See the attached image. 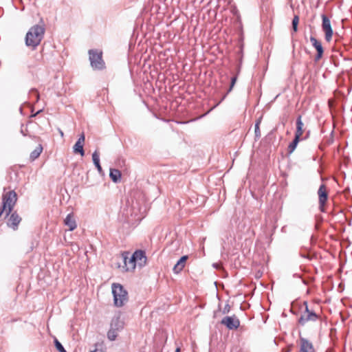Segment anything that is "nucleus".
I'll list each match as a JSON object with an SVG mask.
<instances>
[{"instance_id": "11", "label": "nucleus", "mask_w": 352, "mask_h": 352, "mask_svg": "<svg viewBox=\"0 0 352 352\" xmlns=\"http://www.w3.org/2000/svg\"><path fill=\"white\" fill-rule=\"evenodd\" d=\"M310 41L311 43V45L317 51V54L316 55L314 58V60L316 62H318L322 57L324 53V50L322 45V43L320 41H318L315 37L311 36L310 37Z\"/></svg>"}, {"instance_id": "5", "label": "nucleus", "mask_w": 352, "mask_h": 352, "mask_svg": "<svg viewBox=\"0 0 352 352\" xmlns=\"http://www.w3.org/2000/svg\"><path fill=\"white\" fill-rule=\"evenodd\" d=\"M123 265H118V267L121 268L122 272H133L136 267L135 261L133 258V255H131L129 252H124L121 254Z\"/></svg>"}, {"instance_id": "6", "label": "nucleus", "mask_w": 352, "mask_h": 352, "mask_svg": "<svg viewBox=\"0 0 352 352\" xmlns=\"http://www.w3.org/2000/svg\"><path fill=\"white\" fill-rule=\"evenodd\" d=\"M322 18V31L324 32V38L326 41L330 42L332 39V36L333 34V29L331 28V21L329 17L324 14H322L321 15Z\"/></svg>"}, {"instance_id": "22", "label": "nucleus", "mask_w": 352, "mask_h": 352, "mask_svg": "<svg viewBox=\"0 0 352 352\" xmlns=\"http://www.w3.org/2000/svg\"><path fill=\"white\" fill-rule=\"evenodd\" d=\"M117 336H118V334H117L116 330L113 329L112 328L110 329L109 330V331L107 332V337L111 341L115 340L116 338H117Z\"/></svg>"}, {"instance_id": "34", "label": "nucleus", "mask_w": 352, "mask_h": 352, "mask_svg": "<svg viewBox=\"0 0 352 352\" xmlns=\"http://www.w3.org/2000/svg\"><path fill=\"white\" fill-rule=\"evenodd\" d=\"M217 105H219V103H217V104H215L214 107H212V109H214L217 107Z\"/></svg>"}, {"instance_id": "36", "label": "nucleus", "mask_w": 352, "mask_h": 352, "mask_svg": "<svg viewBox=\"0 0 352 352\" xmlns=\"http://www.w3.org/2000/svg\"><path fill=\"white\" fill-rule=\"evenodd\" d=\"M41 111V110H40V111H38L36 112V114H34L33 116H35L36 115H37L38 113H39Z\"/></svg>"}, {"instance_id": "29", "label": "nucleus", "mask_w": 352, "mask_h": 352, "mask_svg": "<svg viewBox=\"0 0 352 352\" xmlns=\"http://www.w3.org/2000/svg\"><path fill=\"white\" fill-rule=\"evenodd\" d=\"M226 95H227V94L223 96V97L222 98L221 100L219 102H221L222 100H223L225 99V98L226 97Z\"/></svg>"}, {"instance_id": "18", "label": "nucleus", "mask_w": 352, "mask_h": 352, "mask_svg": "<svg viewBox=\"0 0 352 352\" xmlns=\"http://www.w3.org/2000/svg\"><path fill=\"white\" fill-rule=\"evenodd\" d=\"M43 148L42 144H39L36 148L32 151L30 155V159L31 161H34L36 159H37L41 153L43 152Z\"/></svg>"}, {"instance_id": "21", "label": "nucleus", "mask_w": 352, "mask_h": 352, "mask_svg": "<svg viewBox=\"0 0 352 352\" xmlns=\"http://www.w3.org/2000/svg\"><path fill=\"white\" fill-rule=\"evenodd\" d=\"M298 23H299V16L298 15H295L292 20V30L294 32H296L298 31Z\"/></svg>"}, {"instance_id": "25", "label": "nucleus", "mask_w": 352, "mask_h": 352, "mask_svg": "<svg viewBox=\"0 0 352 352\" xmlns=\"http://www.w3.org/2000/svg\"><path fill=\"white\" fill-rule=\"evenodd\" d=\"M236 80H237V77L236 76H234V77H232L231 78L230 86V88L228 89V90L227 91V94H228L229 92H230L232 90V89H233V87H234V85H235V83L236 82Z\"/></svg>"}, {"instance_id": "1", "label": "nucleus", "mask_w": 352, "mask_h": 352, "mask_svg": "<svg viewBox=\"0 0 352 352\" xmlns=\"http://www.w3.org/2000/svg\"><path fill=\"white\" fill-rule=\"evenodd\" d=\"M45 29L43 20L39 24L32 26L25 36V45L34 50L41 42L44 37Z\"/></svg>"}, {"instance_id": "9", "label": "nucleus", "mask_w": 352, "mask_h": 352, "mask_svg": "<svg viewBox=\"0 0 352 352\" xmlns=\"http://www.w3.org/2000/svg\"><path fill=\"white\" fill-rule=\"evenodd\" d=\"M132 255L135 261L136 266L138 265L139 267L142 268L146 265L147 257L144 251L138 250L135 251Z\"/></svg>"}, {"instance_id": "28", "label": "nucleus", "mask_w": 352, "mask_h": 352, "mask_svg": "<svg viewBox=\"0 0 352 352\" xmlns=\"http://www.w3.org/2000/svg\"><path fill=\"white\" fill-rule=\"evenodd\" d=\"M309 135V131H308L307 133L306 136L305 138H301V140H305V139L308 138Z\"/></svg>"}, {"instance_id": "12", "label": "nucleus", "mask_w": 352, "mask_h": 352, "mask_svg": "<svg viewBox=\"0 0 352 352\" xmlns=\"http://www.w3.org/2000/svg\"><path fill=\"white\" fill-rule=\"evenodd\" d=\"M298 352H315V349L309 340L305 338H300Z\"/></svg>"}, {"instance_id": "31", "label": "nucleus", "mask_w": 352, "mask_h": 352, "mask_svg": "<svg viewBox=\"0 0 352 352\" xmlns=\"http://www.w3.org/2000/svg\"><path fill=\"white\" fill-rule=\"evenodd\" d=\"M217 105H219V103H217V104H215L214 107H212V109H214L217 107Z\"/></svg>"}, {"instance_id": "7", "label": "nucleus", "mask_w": 352, "mask_h": 352, "mask_svg": "<svg viewBox=\"0 0 352 352\" xmlns=\"http://www.w3.org/2000/svg\"><path fill=\"white\" fill-rule=\"evenodd\" d=\"M318 196L319 209L321 212H324V206L328 199V190L327 186L322 184L317 192Z\"/></svg>"}, {"instance_id": "14", "label": "nucleus", "mask_w": 352, "mask_h": 352, "mask_svg": "<svg viewBox=\"0 0 352 352\" xmlns=\"http://www.w3.org/2000/svg\"><path fill=\"white\" fill-rule=\"evenodd\" d=\"M65 225L69 228V230L72 231L77 227L76 220L72 214H68L64 220Z\"/></svg>"}, {"instance_id": "4", "label": "nucleus", "mask_w": 352, "mask_h": 352, "mask_svg": "<svg viewBox=\"0 0 352 352\" xmlns=\"http://www.w3.org/2000/svg\"><path fill=\"white\" fill-rule=\"evenodd\" d=\"M89 55L91 65L94 69H102L104 68V62L102 60V52L101 51L90 50Z\"/></svg>"}, {"instance_id": "15", "label": "nucleus", "mask_w": 352, "mask_h": 352, "mask_svg": "<svg viewBox=\"0 0 352 352\" xmlns=\"http://www.w3.org/2000/svg\"><path fill=\"white\" fill-rule=\"evenodd\" d=\"M187 258H188L187 256H183L177 262V263L175 265V266L173 267V272L175 274L179 273L184 269V267L185 266V263H186Z\"/></svg>"}, {"instance_id": "19", "label": "nucleus", "mask_w": 352, "mask_h": 352, "mask_svg": "<svg viewBox=\"0 0 352 352\" xmlns=\"http://www.w3.org/2000/svg\"><path fill=\"white\" fill-rule=\"evenodd\" d=\"M92 160L93 162L96 167L98 171L100 173L102 170V167L100 164V158H99V153L98 151H95L92 154Z\"/></svg>"}, {"instance_id": "27", "label": "nucleus", "mask_w": 352, "mask_h": 352, "mask_svg": "<svg viewBox=\"0 0 352 352\" xmlns=\"http://www.w3.org/2000/svg\"><path fill=\"white\" fill-rule=\"evenodd\" d=\"M98 345L96 344V349L94 351H91V352H103L101 349H98Z\"/></svg>"}, {"instance_id": "2", "label": "nucleus", "mask_w": 352, "mask_h": 352, "mask_svg": "<svg viewBox=\"0 0 352 352\" xmlns=\"http://www.w3.org/2000/svg\"><path fill=\"white\" fill-rule=\"evenodd\" d=\"M112 294L113 295L114 305L116 307H122L128 300L127 292L119 283L112 284Z\"/></svg>"}, {"instance_id": "35", "label": "nucleus", "mask_w": 352, "mask_h": 352, "mask_svg": "<svg viewBox=\"0 0 352 352\" xmlns=\"http://www.w3.org/2000/svg\"><path fill=\"white\" fill-rule=\"evenodd\" d=\"M217 105H219V103H217V104H215L214 107H212V109H214L217 107Z\"/></svg>"}, {"instance_id": "20", "label": "nucleus", "mask_w": 352, "mask_h": 352, "mask_svg": "<svg viewBox=\"0 0 352 352\" xmlns=\"http://www.w3.org/2000/svg\"><path fill=\"white\" fill-rule=\"evenodd\" d=\"M300 140L299 138L294 137V140L289 144L287 148L289 154H292L294 151Z\"/></svg>"}, {"instance_id": "13", "label": "nucleus", "mask_w": 352, "mask_h": 352, "mask_svg": "<svg viewBox=\"0 0 352 352\" xmlns=\"http://www.w3.org/2000/svg\"><path fill=\"white\" fill-rule=\"evenodd\" d=\"M85 139V134L82 133L80 135L78 140H77V142H76V144H74V146L73 147L74 153H80L82 157L85 155V151L83 149Z\"/></svg>"}, {"instance_id": "16", "label": "nucleus", "mask_w": 352, "mask_h": 352, "mask_svg": "<svg viewBox=\"0 0 352 352\" xmlns=\"http://www.w3.org/2000/svg\"><path fill=\"white\" fill-rule=\"evenodd\" d=\"M303 126L304 124L302 121V116H299L296 119V130L295 132V137L301 139L300 138L303 134Z\"/></svg>"}, {"instance_id": "8", "label": "nucleus", "mask_w": 352, "mask_h": 352, "mask_svg": "<svg viewBox=\"0 0 352 352\" xmlns=\"http://www.w3.org/2000/svg\"><path fill=\"white\" fill-rule=\"evenodd\" d=\"M6 217L5 216V218ZM7 226L13 230H16L19 228V225L22 219L17 213L16 211H12L11 213L7 217Z\"/></svg>"}, {"instance_id": "30", "label": "nucleus", "mask_w": 352, "mask_h": 352, "mask_svg": "<svg viewBox=\"0 0 352 352\" xmlns=\"http://www.w3.org/2000/svg\"><path fill=\"white\" fill-rule=\"evenodd\" d=\"M175 352H180V349L177 347Z\"/></svg>"}, {"instance_id": "3", "label": "nucleus", "mask_w": 352, "mask_h": 352, "mask_svg": "<svg viewBox=\"0 0 352 352\" xmlns=\"http://www.w3.org/2000/svg\"><path fill=\"white\" fill-rule=\"evenodd\" d=\"M303 305L305 306V310L302 311L301 316L298 320L300 325L305 326L307 322H316L320 318V316L314 309L309 308L307 302L305 301Z\"/></svg>"}, {"instance_id": "17", "label": "nucleus", "mask_w": 352, "mask_h": 352, "mask_svg": "<svg viewBox=\"0 0 352 352\" xmlns=\"http://www.w3.org/2000/svg\"><path fill=\"white\" fill-rule=\"evenodd\" d=\"M121 176L122 175L119 170L116 168L110 169L109 177L113 182H119L121 179Z\"/></svg>"}, {"instance_id": "39", "label": "nucleus", "mask_w": 352, "mask_h": 352, "mask_svg": "<svg viewBox=\"0 0 352 352\" xmlns=\"http://www.w3.org/2000/svg\"><path fill=\"white\" fill-rule=\"evenodd\" d=\"M213 266H214L215 267H217V265H216L215 264H213Z\"/></svg>"}, {"instance_id": "24", "label": "nucleus", "mask_w": 352, "mask_h": 352, "mask_svg": "<svg viewBox=\"0 0 352 352\" xmlns=\"http://www.w3.org/2000/svg\"><path fill=\"white\" fill-rule=\"evenodd\" d=\"M54 343H55V346H56V349L59 352H67L66 350L65 349V348L63 347V346L61 344V343L57 339H55Z\"/></svg>"}, {"instance_id": "33", "label": "nucleus", "mask_w": 352, "mask_h": 352, "mask_svg": "<svg viewBox=\"0 0 352 352\" xmlns=\"http://www.w3.org/2000/svg\"><path fill=\"white\" fill-rule=\"evenodd\" d=\"M217 105H219V103H217V104H215L214 107H212V109H214L217 107Z\"/></svg>"}, {"instance_id": "32", "label": "nucleus", "mask_w": 352, "mask_h": 352, "mask_svg": "<svg viewBox=\"0 0 352 352\" xmlns=\"http://www.w3.org/2000/svg\"><path fill=\"white\" fill-rule=\"evenodd\" d=\"M217 105H219V103H217V104H215L214 107H212V109H214L217 107Z\"/></svg>"}, {"instance_id": "10", "label": "nucleus", "mask_w": 352, "mask_h": 352, "mask_svg": "<svg viewBox=\"0 0 352 352\" xmlns=\"http://www.w3.org/2000/svg\"><path fill=\"white\" fill-rule=\"evenodd\" d=\"M221 324L229 329H236L240 325L239 320L235 316H226L221 320Z\"/></svg>"}, {"instance_id": "38", "label": "nucleus", "mask_w": 352, "mask_h": 352, "mask_svg": "<svg viewBox=\"0 0 352 352\" xmlns=\"http://www.w3.org/2000/svg\"><path fill=\"white\" fill-rule=\"evenodd\" d=\"M213 266H214L215 267H217V265H216L215 264H213Z\"/></svg>"}, {"instance_id": "23", "label": "nucleus", "mask_w": 352, "mask_h": 352, "mask_svg": "<svg viewBox=\"0 0 352 352\" xmlns=\"http://www.w3.org/2000/svg\"><path fill=\"white\" fill-rule=\"evenodd\" d=\"M260 124H261V119L258 120L256 123H255V126H254V133H255V137L256 138H260L261 137V131H260V128H259V126H260Z\"/></svg>"}, {"instance_id": "37", "label": "nucleus", "mask_w": 352, "mask_h": 352, "mask_svg": "<svg viewBox=\"0 0 352 352\" xmlns=\"http://www.w3.org/2000/svg\"><path fill=\"white\" fill-rule=\"evenodd\" d=\"M60 135H61V136H63V132L62 131H60Z\"/></svg>"}, {"instance_id": "26", "label": "nucleus", "mask_w": 352, "mask_h": 352, "mask_svg": "<svg viewBox=\"0 0 352 352\" xmlns=\"http://www.w3.org/2000/svg\"><path fill=\"white\" fill-rule=\"evenodd\" d=\"M34 94L35 95V96H36V101H38V100H39V97H40V96H39V94L38 93V91H37L36 89H32L30 91V94Z\"/></svg>"}]
</instances>
